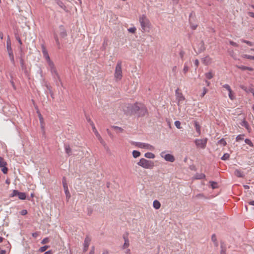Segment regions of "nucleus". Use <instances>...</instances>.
<instances>
[{
	"label": "nucleus",
	"mask_w": 254,
	"mask_h": 254,
	"mask_svg": "<svg viewBox=\"0 0 254 254\" xmlns=\"http://www.w3.org/2000/svg\"><path fill=\"white\" fill-rule=\"evenodd\" d=\"M246 70H250V71H253L254 70V68H252V67L247 66Z\"/></svg>",
	"instance_id": "obj_60"
},
{
	"label": "nucleus",
	"mask_w": 254,
	"mask_h": 254,
	"mask_svg": "<svg viewBox=\"0 0 254 254\" xmlns=\"http://www.w3.org/2000/svg\"><path fill=\"white\" fill-rule=\"evenodd\" d=\"M189 69V66L185 64L183 70L184 73L186 74L188 71Z\"/></svg>",
	"instance_id": "obj_36"
},
{
	"label": "nucleus",
	"mask_w": 254,
	"mask_h": 254,
	"mask_svg": "<svg viewBox=\"0 0 254 254\" xmlns=\"http://www.w3.org/2000/svg\"><path fill=\"white\" fill-rule=\"evenodd\" d=\"M7 163L4 161V159L0 157V168H2L3 167H4L5 166H6Z\"/></svg>",
	"instance_id": "obj_21"
},
{
	"label": "nucleus",
	"mask_w": 254,
	"mask_h": 254,
	"mask_svg": "<svg viewBox=\"0 0 254 254\" xmlns=\"http://www.w3.org/2000/svg\"><path fill=\"white\" fill-rule=\"evenodd\" d=\"M241 88L243 90H244L247 93H249L250 92V90H249V87L248 88L246 86H244V85H241L240 86Z\"/></svg>",
	"instance_id": "obj_34"
},
{
	"label": "nucleus",
	"mask_w": 254,
	"mask_h": 254,
	"mask_svg": "<svg viewBox=\"0 0 254 254\" xmlns=\"http://www.w3.org/2000/svg\"><path fill=\"white\" fill-rule=\"evenodd\" d=\"M230 44L233 46H235V47L238 46V45L236 43H235L233 41H230Z\"/></svg>",
	"instance_id": "obj_53"
},
{
	"label": "nucleus",
	"mask_w": 254,
	"mask_h": 254,
	"mask_svg": "<svg viewBox=\"0 0 254 254\" xmlns=\"http://www.w3.org/2000/svg\"><path fill=\"white\" fill-rule=\"evenodd\" d=\"M51 251H47V252H46L44 254H51Z\"/></svg>",
	"instance_id": "obj_64"
},
{
	"label": "nucleus",
	"mask_w": 254,
	"mask_h": 254,
	"mask_svg": "<svg viewBox=\"0 0 254 254\" xmlns=\"http://www.w3.org/2000/svg\"><path fill=\"white\" fill-rule=\"evenodd\" d=\"M54 38L56 40V42L57 43V45L58 46H59L60 45V42H59V39H58V35L56 34H55L54 35Z\"/></svg>",
	"instance_id": "obj_45"
},
{
	"label": "nucleus",
	"mask_w": 254,
	"mask_h": 254,
	"mask_svg": "<svg viewBox=\"0 0 254 254\" xmlns=\"http://www.w3.org/2000/svg\"><path fill=\"white\" fill-rule=\"evenodd\" d=\"M140 107L138 106V104L134 105V109L135 112L138 111L140 109ZM141 110H144L146 112V109H144L143 107H141Z\"/></svg>",
	"instance_id": "obj_24"
},
{
	"label": "nucleus",
	"mask_w": 254,
	"mask_h": 254,
	"mask_svg": "<svg viewBox=\"0 0 254 254\" xmlns=\"http://www.w3.org/2000/svg\"><path fill=\"white\" fill-rule=\"evenodd\" d=\"M41 48H42V53H43V56L47 61V62L48 64V67L50 68L53 76H54V77L55 79H56V78H57V79H58L60 81H61V80L60 77L59 76V74L56 69L54 64L53 62L50 60L48 51H47L45 45L44 44H42Z\"/></svg>",
	"instance_id": "obj_1"
},
{
	"label": "nucleus",
	"mask_w": 254,
	"mask_h": 254,
	"mask_svg": "<svg viewBox=\"0 0 254 254\" xmlns=\"http://www.w3.org/2000/svg\"><path fill=\"white\" fill-rule=\"evenodd\" d=\"M241 125H242V126L245 127L247 128H248L249 127V124H248V122L245 120H244L243 121Z\"/></svg>",
	"instance_id": "obj_39"
},
{
	"label": "nucleus",
	"mask_w": 254,
	"mask_h": 254,
	"mask_svg": "<svg viewBox=\"0 0 254 254\" xmlns=\"http://www.w3.org/2000/svg\"><path fill=\"white\" fill-rule=\"evenodd\" d=\"M109 251L107 250L103 251L102 254H109Z\"/></svg>",
	"instance_id": "obj_61"
},
{
	"label": "nucleus",
	"mask_w": 254,
	"mask_h": 254,
	"mask_svg": "<svg viewBox=\"0 0 254 254\" xmlns=\"http://www.w3.org/2000/svg\"><path fill=\"white\" fill-rule=\"evenodd\" d=\"M241 88L243 90H244L247 93H249L250 92V90H249V87L248 88L246 86H244V85H241L240 86Z\"/></svg>",
	"instance_id": "obj_35"
},
{
	"label": "nucleus",
	"mask_w": 254,
	"mask_h": 254,
	"mask_svg": "<svg viewBox=\"0 0 254 254\" xmlns=\"http://www.w3.org/2000/svg\"><path fill=\"white\" fill-rule=\"evenodd\" d=\"M249 90L250 92L252 93L254 97V87L253 85H252L249 87Z\"/></svg>",
	"instance_id": "obj_41"
},
{
	"label": "nucleus",
	"mask_w": 254,
	"mask_h": 254,
	"mask_svg": "<svg viewBox=\"0 0 254 254\" xmlns=\"http://www.w3.org/2000/svg\"><path fill=\"white\" fill-rule=\"evenodd\" d=\"M211 185L212 189L216 188L217 187V184L214 182H211Z\"/></svg>",
	"instance_id": "obj_49"
},
{
	"label": "nucleus",
	"mask_w": 254,
	"mask_h": 254,
	"mask_svg": "<svg viewBox=\"0 0 254 254\" xmlns=\"http://www.w3.org/2000/svg\"><path fill=\"white\" fill-rule=\"evenodd\" d=\"M228 92H229L228 96H229V98L231 100H235L236 99L235 93L232 90H231L230 91H229Z\"/></svg>",
	"instance_id": "obj_17"
},
{
	"label": "nucleus",
	"mask_w": 254,
	"mask_h": 254,
	"mask_svg": "<svg viewBox=\"0 0 254 254\" xmlns=\"http://www.w3.org/2000/svg\"><path fill=\"white\" fill-rule=\"evenodd\" d=\"M249 15L252 17H254V13L252 12H250L249 13Z\"/></svg>",
	"instance_id": "obj_58"
},
{
	"label": "nucleus",
	"mask_w": 254,
	"mask_h": 254,
	"mask_svg": "<svg viewBox=\"0 0 254 254\" xmlns=\"http://www.w3.org/2000/svg\"><path fill=\"white\" fill-rule=\"evenodd\" d=\"M207 140V138L203 139H196L195 140L194 143L197 148L204 149L206 146Z\"/></svg>",
	"instance_id": "obj_7"
},
{
	"label": "nucleus",
	"mask_w": 254,
	"mask_h": 254,
	"mask_svg": "<svg viewBox=\"0 0 254 254\" xmlns=\"http://www.w3.org/2000/svg\"><path fill=\"white\" fill-rule=\"evenodd\" d=\"M242 57L244 58H246V59H250V60H254V56H251V55H248L245 54V55H243Z\"/></svg>",
	"instance_id": "obj_27"
},
{
	"label": "nucleus",
	"mask_w": 254,
	"mask_h": 254,
	"mask_svg": "<svg viewBox=\"0 0 254 254\" xmlns=\"http://www.w3.org/2000/svg\"><path fill=\"white\" fill-rule=\"evenodd\" d=\"M218 143L219 144H221L223 146H225L227 144L226 141L224 140V139H221L219 141Z\"/></svg>",
	"instance_id": "obj_33"
},
{
	"label": "nucleus",
	"mask_w": 254,
	"mask_h": 254,
	"mask_svg": "<svg viewBox=\"0 0 254 254\" xmlns=\"http://www.w3.org/2000/svg\"><path fill=\"white\" fill-rule=\"evenodd\" d=\"M65 188L64 187V192H65V193L66 195V198L67 199H68L70 197V193L67 190H65Z\"/></svg>",
	"instance_id": "obj_43"
},
{
	"label": "nucleus",
	"mask_w": 254,
	"mask_h": 254,
	"mask_svg": "<svg viewBox=\"0 0 254 254\" xmlns=\"http://www.w3.org/2000/svg\"><path fill=\"white\" fill-rule=\"evenodd\" d=\"M161 157L163 158L166 161L173 162L175 159L174 156L171 154H166L165 151H162L160 153Z\"/></svg>",
	"instance_id": "obj_9"
},
{
	"label": "nucleus",
	"mask_w": 254,
	"mask_h": 254,
	"mask_svg": "<svg viewBox=\"0 0 254 254\" xmlns=\"http://www.w3.org/2000/svg\"><path fill=\"white\" fill-rule=\"evenodd\" d=\"M230 157V155L228 153H225L221 157V159L223 160H228Z\"/></svg>",
	"instance_id": "obj_29"
},
{
	"label": "nucleus",
	"mask_w": 254,
	"mask_h": 254,
	"mask_svg": "<svg viewBox=\"0 0 254 254\" xmlns=\"http://www.w3.org/2000/svg\"><path fill=\"white\" fill-rule=\"evenodd\" d=\"M245 142H246V143H247V144H248L250 146H251V147H253L254 146V144H253V142L251 141V140L250 139H246L245 140Z\"/></svg>",
	"instance_id": "obj_31"
},
{
	"label": "nucleus",
	"mask_w": 254,
	"mask_h": 254,
	"mask_svg": "<svg viewBox=\"0 0 254 254\" xmlns=\"http://www.w3.org/2000/svg\"><path fill=\"white\" fill-rule=\"evenodd\" d=\"M207 91H208V90L206 88L204 87L203 88V92L201 95L202 97H203L206 94V93L207 92Z\"/></svg>",
	"instance_id": "obj_46"
},
{
	"label": "nucleus",
	"mask_w": 254,
	"mask_h": 254,
	"mask_svg": "<svg viewBox=\"0 0 254 254\" xmlns=\"http://www.w3.org/2000/svg\"><path fill=\"white\" fill-rule=\"evenodd\" d=\"M137 164L143 168L151 169L154 166V163L151 160H146L144 158H141Z\"/></svg>",
	"instance_id": "obj_3"
},
{
	"label": "nucleus",
	"mask_w": 254,
	"mask_h": 254,
	"mask_svg": "<svg viewBox=\"0 0 254 254\" xmlns=\"http://www.w3.org/2000/svg\"><path fill=\"white\" fill-rule=\"evenodd\" d=\"M91 241V238L86 236L84 241V251L86 252Z\"/></svg>",
	"instance_id": "obj_10"
},
{
	"label": "nucleus",
	"mask_w": 254,
	"mask_h": 254,
	"mask_svg": "<svg viewBox=\"0 0 254 254\" xmlns=\"http://www.w3.org/2000/svg\"><path fill=\"white\" fill-rule=\"evenodd\" d=\"M96 136L101 143H102L103 142V140L100 134Z\"/></svg>",
	"instance_id": "obj_50"
},
{
	"label": "nucleus",
	"mask_w": 254,
	"mask_h": 254,
	"mask_svg": "<svg viewBox=\"0 0 254 254\" xmlns=\"http://www.w3.org/2000/svg\"><path fill=\"white\" fill-rule=\"evenodd\" d=\"M89 254H94V247H92L89 252Z\"/></svg>",
	"instance_id": "obj_56"
},
{
	"label": "nucleus",
	"mask_w": 254,
	"mask_h": 254,
	"mask_svg": "<svg viewBox=\"0 0 254 254\" xmlns=\"http://www.w3.org/2000/svg\"><path fill=\"white\" fill-rule=\"evenodd\" d=\"M242 41L245 43H246L248 45L252 46L253 45V44L252 42H250V41H247V40H242Z\"/></svg>",
	"instance_id": "obj_47"
},
{
	"label": "nucleus",
	"mask_w": 254,
	"mask_h": 254,
	"mask_svg": "<svg viewBox=\"0 0 254 254\" xmlns=\"http://www.w3.org/2000/svg\"><path fill=\"white\" fill-rule=\"evenodd\" d=\"M112 127L116 132V133H121L124 131V129L122 128L117 126H113Z\"/></svg>",
	"instance_id": "obj_16"
},
{
	"label": "nucleus",
	"mask_w": 254,
	"mask_h": 254,
	"mask_svg": "<svg viewBox=\"0 0 254 254\" xmlns=\"http://www.w3.org/2000/svg\"><path fill=\"white\" fill-rule=\"evenodd\" d=\"M19 193V191L17 190H13L12 191V193L11 194V196L13 197L15 196H18V194Z\"/></svg>",
	"instance_id": "obj_37"
},
{
	"label": "nucleus",
	"mask_w": 254,
	"mask_h": 254,
	"mask_svg": "<svg viewBox=\"0 0 254 254\" xmlns=\"http://www.w3.org/2000/svg\"><path fill=\"white\" fill-rule=\"evenodd\" d=\"M135 146L151 151L154 150V147L148 143L137 142L135 143Z\"/></svg>",
	"instance_id": "obj_6"
},
{
	"label": "nucleus",
	"mask_w": 254,
	"mask_h": 254,
	"mask_svg": "<svg viewBox=\"0 0 254 254\" xmlns=\"http://www.w3.org/2000/svg\"><path fill=\"white\" fill-rule=\"evenodd\" d=\"M239 68L242 69V70H246L247 69V66H237Z\"/></svg>",
	"instance_id": "obj_52"
},
{
	"label": "nucleus",
	"mask_w": 254,
	"mask_h": 254,
	"mask_svg": "<svg viewBox=\"0 0 254 254\" xmlns=\"http://www.w3.org/2000/svg\"><path fill=\"white\" fill-rule=\"evenodd\" d=\"M199 64V61L197 59L195 60L194 61V64H195V66H196V67H197L198 66Z\"/></svg>",
	"instance_id": "obj_55"
},
{
	"label": "nucleus",
	"mask_w": 254,
	"mask_h": 254,
	"mask_svg": "<svg viewBox=\"0 0 254 254\" xmlns=\"http://www.w3.org/2000/svg\"><path fill=\"white\" fill-rule=\"evenodd\" d=\"M175 125L177 128L180 129L182 128L181 122L179 121L175 122Z\"/></svg>",
	"instance_id": "obj_30"
},
{
	"label": "nucleus",
	"mask_w": 254,
	"mask_h": 254,
	"mask_svg": "<svg viewBox=\"0 0 254 254\" xmlns=\"http://www.w3.org/2000/svg\"><path fill=\"white\" fill-rule=\"evenodd\" d=\"M176 99L177 100L178 105L180 106L185 100V98L182 93L178 89L175 91Z\"/></svg>",
	"instance_id": "obj_8"
},
{
	"label": "nucleus",
	"mask_w": 254,
	"mask_h": 254,
	"mask_svg": "<svg viewBox=\"0 0 254 254\" xmlns=\"http://www.w3.org/2000/svg\"><path fill=\"white\" fill-rule=\"evenodd\" d=\"M249 204L251 205H254V200H253V201H250L249 202Z\"/></svg>",
	"instance_id": "obj_63"
},
{
	"label": "nucleus",
	"mask_w": 254,
	"mask_h": 254,
	"mask_svg": "<svg viewBox=\"0 0 254 254\" xmlns=\"http://www.w3.org/2000/svg\"><path fill=\"white\" fill-rule=\"evenodd\" d=\"M205 76L208 79H210L213 78L214 74L212 71H209L205 74Z\"/></svg>",
	"instance_id": "obj_22"
},
{
	"label": "nucleus",
	"mask_w": 254,
	"mask_h": 254,
	"mask_svg": "<svg viewBox=\"0 0 254 254\" xmlns=\"http://www.w3.org/2000/svg\"><path fill=\"white\" fill-rule=\"evenodd\" d=\"M6 254V251L5 250H0V254Z\"/></svg>",
	"instance_id": "obj_62"
},
{
	"label": "nucleus",
	"mask_w": 254,
	"mask_h": 254,
	"mask_svg": "<svg viewBox=\"0 0 254 254\" xmlns=\"http://www.w3.org/2000/svg\"><path fill=\"white\" fill-rule=\"evenodd\" d=\"M213 242H215L216 241V238L215 235H213L211 238Z\"/></svg>",
	"instance_id": "obj_57"
},
{
	"label": "nucleus",
	"mask_w": 254,
	"mask_h": 254,
	"mask_svg": "<svg viewBox=\"0 0 254 254\" xmlns=\"http://www.w3.org/2000/svg\"><path fill=\"white\" fill-rule=\"evenodd\" d=\"M18 197L20 199L24 200L26 199V194L24 192H19Z\"/></svg>",
	"instance_id": "obj_20"
},
{
	"label": "nucleus",
	"mask_w": 254,
	"mask_h": 254,
	"mask_svg": "<svg viewBox=\"0 0 254 254\" xmlns=\"http://www.w3.org/2000/svg\"><path fill=\"white\" fill-rule=\"evenodd\" d=\"M205 177L204 174H196L195 176L196 179H202L204 178Z\"/></svg>",
	"instance_id": "obj_25"
},
{
	"label": "nucleus",
	"mask_w": 254,
	"mask_h": 254,
	"mask_svg": "<svg viewBox=\"0 0 254 254\" xmlns=\"http://www.w3.org/2000/svg\"><path fill=\"white\" fill-rule=\"evenodd\" d=\"M123 239L125 241V243L123 246V249H127V248L129 246V240L128 239V237H127V236L126 235H124L123 236Z\"/></svg>",
	"instance_id": "obj_12"
},
{
	"label": "nucleus",
	"mask_w": 254,
	"mask_h": 254,
	"mask_svg": "<svg viewBox=\"0 0 254 254\" xmlns=\"http://www.w3.org/2000/svg\"><path fill=\"white\" fill-rule=\"evenodd\" d=\"M49 242V239L48 238H45L44 239L42 242H41V243L42 244H47Z\"/></svg>",
	"instance_id": "obj_48"
},
{
	"label": "nucleus",
	"mask_w": 254,
	"mask_h": 254,
	"mask_svg": "<svg viewBox=\"0 0 254 254\" xmlns=\"http://www.w3.org/2000/svg\"><path fill=\"white\" fill-rule=\"evenodd\" d=\"M244 135L243 134H240L239 135H238L236 138V140L237 141H239L240 140H242L244 139Z\"/></svg>",
	"instance_id": "obj_32"
},
{
	"label": "nucleus",
	"mask_w": 254,
	"mask_h": 254,
	"mask_svg": "<svg viewBox=\"0 0 254 254\" xmlns=\"http://www.w3.org/2000/svg\"><path fill=\"white\" fill-rule=\"evenodd\" d=\"M235 174L236 176H238L239 177H243L242 173L241 172V171L238 170H236L235 171Z\"/></svg>",
	"instance_id": "obj_26"
},
{
	"label": "nucleus",
	"mask_w": 254,
	"mask_h": 254,
	"mask_svg": "<svg viewBox=\"0 0 254 254\" xmlns=\"http://www.w3.org/2000/svg\"><path fill=\"white\" fill-rule=\"evenodd\" d=\"M123 76L122 62L118 61L116 66L114 77L117 81L120 80Z\"/></svg>",
	"instance_id": "obj_4"
},
{
	"label": "nucleus",
	"mask_w": 254,
	"mask_h": 254,
	"mask_svg": "<svg viewBox=\"0 0 254 254\" xmlns=\"http://www.w3.org/2000/svg\"><path fill=\"white\" fill-rule=\"evenodd\" d=\"M223 87L225 88L228 91H229L231 90H232L231 88V87L228 84H224L223 86Z\"/></svg>",
	"instance_id": "obj_42"
},
{
	"label": "nucleus",
	"mask_w": 254,
	"mask_h": 254,
	"mask_svg": "<svg viewBox=\"0 0 254 254\" xmlns=\"http://www.w3.org/2000/svg\"><path fill=\"white\" fill-rule=\"evenodd\" d=\"M16 39L18 41L20 45L22 44V41L19 36H16Z\"/></svg>",
	"instance_id": "obj_51"
},
{
	"label": "nucleus",
	"mask_w": 254,
	"mask_h": 254,
	"mask_svg": "<svg viewBox=\"0 0 254 254\" xmlns=\"http://www.w3.org/2000/svg\"><path fill=\"white\" fill-rule=\"evenodd\" d=\"M202 62L206 65H208L212 63V59L208 56L202 59Z\"/></svg>",
	"instance_id": "obj_11"
},
{
	"label": "nucleus",
	"mask_w": 254,
	"mask_h": 254,
	"mask_svg": "<svg viewBox=\"0 0 254 254\" xmlns=\"http://www.w3.org/2000/svg\"><path fill=\"white\" fill-rule=\"evenodd\" d=\"M132 155L134 158H136L140 156V153L138 151L133 150L132 151Z\"/></svg>",
	"instance_id": "obj_23"
},
{
	"label": "nucleus",
	"mask_w": 254,
	"mask_h": 254,
	"mask_svg": "<svg viewBox=\"0 0 254 254\" xmlns=\"http://www.w3.org/2000/svg\"><path fill=\"white\" fill-rule=\"evenodd\" d=\"M194 127L195 128V130L198 133V135H200L201 134V127L199 124L197 122H194Z\"/></svg>",
	"instance_id": "obj_13"
},
{
	"label": "nucleus",
	"mask_w": 254,
	"mask_h": 254,
	"mask_svg": "<svg viewBox=\"0 0 254 254\" xmlns=\"http://www.w3.org/2000/svg\"><path fill=\"white\" fill-rule=\"evenodd\" d=\"M153 207L156 209H158L161 207V203L157 200H155L153 202Z\"/></svg>",
	"instance_id": "obj_14"
},
{
	"label": "nucleus",
	"mask_w": 254,
	"mask_h": 254,
	"mask_svg": "<svg viewBox=\"0 0 254 254\" xmlns=\"http://www.w3.org/2000/svg\"><path fill=\"white\" fill-rule=\"evenodd\" d=\"M48 248H49L48 246H44L43 247H41L39 249V251L41 253L44 252L46 251L48 249Z\"/></svg>",
	"instance_id": "obj_28"
},
{
	"label": "nucleus",
	"mask_w": 254,
	"mask_h": 254,
	"mask_svg": "<svg viewBox=\"0 0 254 254\" xmlns=\"http://www.w3.org/2000/svg\"><path fill=\"white\" fill-rule=\"evenodd\" d=\"M20 66H21L22 69L23 70H26V65L24 63V60L23 59V58L22 57L20 58Z\"/></svg>",
	"instance_id": "obj_15"
},
{
	"label": "nucleus",
	"mask_w": 254,
	"mask_h": 254,
	"mask_svg": "<svg viewBox=\"0 0 254 254\" xmlns=\"http://www.w3.org/2000/svg\"><path fill=\"white\" fill-rule=\"evenodd\" d=\"M1 171L4 174H7V171H8V169L6 167V166H5L4 167H3L1 168Z\"/></svg>",
	"instance_id": "obj_38"
},
{
	"label": "nucleus",
	"mask_w": 254,
	"mask_h": 254,
	"mask_svg": "<svg viewBox=\"0 0 254 254\" xmlns=\"http://www.w3.org/2000/svg\"><path fill=\"white\" fill-rule=\"evenodd\" d=\"M6 48L8 54L9 58L12 64L14 65L15 64V61L14 58V55L13 54V51L11 47V43L10 41H7L6 42Z\"/></svg>",
	"instance_id": "obj_5"
},
{
	"label": "nucleus",
	"mask_w": 254,
	"mask_h": 254,
	"mask_svg": "<svg viewBox=\"0 0 254 254\" xmlns=\"http://www.w3.org/2000/svg\"><path fill=\"white\" fill-rule=\"evenodd\" d=\"M91 126L92 127V130L94 133V132L97 131V129L96 128L95 126V125L92 121H91Z\"/></svg>",
	"instance_id": "obj_40"
},
{
	"label": "nucleus",
	"mask_w": 254,
	"mask_h": 254,
	"mask_svg": "<svg viewBox=\"0 0 254 254\" xmlns=\"http://www.w3.org/2000/svg\"><path fill=\"white\" fill-rule=\"evenodd\" d=\"M136 29L135 27H131L128 29V31L132 33H134L136 31Z\"/></svg>",
	"instance_id": "obj_44"
},
{
	"label": "nucleus",
	"mask_w": 254,
	"mask_h": 254,
	"mask_svg": "<svg viewBox=\"0 0 254 254\" xmlns=\"http://www.w3.org/2000/svg\"><path fill=\"white\" fill-rule=\"evenodd\" d=\"M65 152L68 156L72 155V150L69 146H66L65 148Z\"/></svg>",
	"instance_id": "obj_19"
},
{
	"label": "nucleus",
	"mask_w": 254,
	"mask_h": 254,
	"mask_svg": "<svg viewBox=\"0 0 254 254\" xmlns=\"http://www.w3.org/2000/svg\"><path fill=\"white\" fill-rule=\"evenodd\" d=\"M27 213V211L26 210L23 209L21 211V214L22 215H26Z\"/></svg>",
	"instance_id": "obj_54"
},
{
	"label": "nucleus",
	"mask_w": 254,
	"mask_h": 254,
	"mask_svg": "<svg viewBox=\"0 0 254 254\" xmlns=\"http://www.w3.org/2000/svg\"><path fill=\"white\" fill-rule=\"evenodd\" d=\"M139 21L141 26L142 32H145L150 29L151 23L148 18L145 15H142L139 17Z\"/></svg>",
	"instance_id": "obj_2"
},
{
	"label": "nucleus",
	"mask_w": 254,
	"mask_h": 254,
	"mask_svg": "<svg viewBox=\"0 0 254 254\" xmlns=\"http://www.w3.org/2000/svg\"><path fill=\"white\" fill-rule=\"evenodd\" d=\"M184 54V52L183 51H181L180 52V57H181V58H183Z\"/></svg>",
	"instance_id": "obj_59"
},
{
	"label": "nucleus",
	"mask_w": 254,
	"mask_h": 254,
	"mask_svg": "<svg viewBox=\"0 0 254 254\" xmlns=\"http://www.w3.org/2000/svg\"><path fill=\"white\" fill-rule=\"evenodd\" d=\"M144 156L147 158L153 159L155 158V155L153 153L151 152H147L144 154Z\"/></svg>",
	"instance_id": "obj_18"
}]
</instances>
